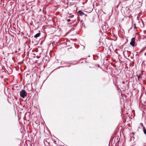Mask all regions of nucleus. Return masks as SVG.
Masks as SVG:
<instances>
[{"instance_id":"f257e3e1","label":"nucleus","mask_w":146,"mask_h":146,"mask_svg":"<svg viewBox=\"0 0 146 146\" xmlns=\"http://www.w3.org/2000/svg\"><path fill=\"white\" fill-rule=\"evenodd\" d=\"M27 93L24 90H22L20 93V96L23 98H25L27 96Z\"/></svg>"},{"instance_id":"f03ea898","label":"nucleus","mask_w":146,"mask_h":146,"mask_svg":"<svg viewBox=\"0 0 146 146\" xmlns=\"http://www.w3.org/2000/svg\"><path fill=\"white\" fill-rule=\"evenodd\" d=\"M135 39L134 37L131 40V42L130 44L132 46H134L135 45Z\"/></svg>"},{"instance_id":"7ed1b4c3","label":"nucleus","mask_w":146,"mask_h":146,"mask_svg":"<svg viewBox=\"0 0 146 146\" xmlns=\"http://www.w3.org/2000/svg\"><path fill=\"white\" fill-rule=\"evenodd\" d=\"M78 15L80 16H82L83 15H84V13L81 11H79L78 12Z\"/></svg>"},{"instance_id":"20e7f679","label":"nucleus","mask_w":146,"mask_h":146,"mask_svg":"<svg viewBox=\"0 0 146 146\" xmlns=\"http://www.w3.org/2000/svg\"><path fill=\"white\" fill-rule=\"evenodd\" d=\"M40 34L39 33H37L34 36V37L37 38L38 37L40 36Z\"/></svg>"},{"instance_id":"39448f33","label":"nucleus","mask_w":146,"mask_h":146,"mask_svg":"<svg viewBox=\"0 0 146 146\" xmlns=\"http://www.w3.org/2000/svg\"><path fill=\"white\" fill-rule=\"evenodd\" d=\"M140 125L141 126H142L143 127H143H145L143 125V124L142 123H140Z\"/></svg>"},{"instance_id":"423d86ee","label":"nucleus","mask_w":146,"mask_h":146,"mask_svg":"<svg viewBox=\"0 0 146 146\" xmlns=\"http://www.w3.org/2000/svg\"><path fill=\"white\" fill-rule=\"evenodd\" d=\"M74 16V15H71L70 16H69V17L70 18H72Z\"/></svg>"},{"instance_id":"0eeeda50","label":"nucleus","mask_w":146,"mask_h":146,"mask_svg":"<svg viewBox=\"0 0 146 146\" xmlns=\"http://www.w3.org/2000/svg\"><path fill=\"white\" fill-rule=\"evenodd\" d=\"M71 21V20L70 19H68L67 20V21H68V22H70V21Z\"/></svg>"},{"instance_id":"6e6552de","label":"nucleus","mask_w":146,"mask_h":146,"mask_svg":"<svg viewBox=\"0 0 146 146\" xmlns=\"http://www.w3.org/2000/svg\"><path fill=\"white\" fill-rule=\"evenodd\" d=\"M134 28H135L136 27V25L135 24H134Z\"/></svg>"},{"instance_id":"1a4fd4ad","label":"nucleus","mask_w":146,"mask_h":146,"mask_svg":"<svg viewBox=\"0 0 146 146\" xmlns=\"http://www.w3.org/2000/svg\"><path fill=\"white\" fill-rule=\"evenodd\" d=\"M137 76L138 80H139V76H138V75H137Z\"/></svg>"},{"instance_id":"9d476101","label":"nucleus","mask_w":146,"mask_h":146,"mask_svg":"<svg viewBox=\"0 0 146 146\" xmlns=\"http://www.w3.org/2000/svg\"><path fill=\"white\" fill-rule=\"evenodd\" d=\"M86 17L87 16V15L86 14H85L84 15Z\"/></svg>"}]
</instances>
